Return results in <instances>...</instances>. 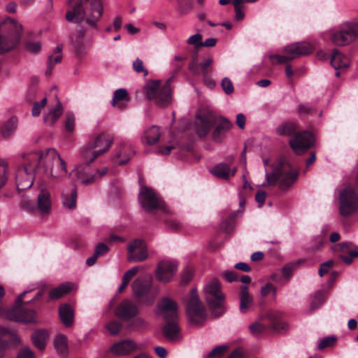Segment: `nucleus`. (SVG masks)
Listing matches in <instances>:
<instances>
[{
	"instance_id": "15",
	"label": "nucleus",
	"mask_w": 358,
	"mask_h": 358,
	"mask_svg": "<svg viewBox=\"0 0 358 358\" xmlns=\"http://www.w3.org/2000/svg\"><path fill=\"white\" fill-rule=\"evenodd\" d=\"M140 350L138 345L132 339L124 338L113 343L108 349V352L118 357H127Z\"/></svg>"
},
{
	"instance_id": "60",
	"label": "nucleus",
	"mask_w": 358,
	"mask_h": 358,
	"mask_svg": "<svg viewBox=\"0 0 358 358\" xmlns=\"http://www.w3.org/2000/svg\"><path fill=\"white\" fill-rule=\"evenodd\" d=\"M213 59L211 57H206L200 64L201 71L203 76L207 74L208 68L213 64Z\"/></svg>"
},
{
	"instance_id": "11",
	"label": "nucleus",
	"mask_w": 358,
	"mask_h": 358,
	"mask_svg": "<svg viewBox=\"0 0 358 358\" xmlns=\"http://www.w3.org/2000/svg\"><path fill=\"white\" fill-rule=\"evenodd\" d=\"M340 213L342 216L348 217L358 209V194L350 186L345 187L339 195Z\"/></svg>"
},
{
	"instance_id": "31",
	"label": "nucleus",
	"mask_w": 358,
	"mask_h": 358,
	"mask_svg": "<svg viewBox=\"0 0 358 358\" xmlns=\"http://www.w3.org/2000/svg\"><path fill=\"white\" fill-rule=\"evenodd\" d=\"M48 338L49 332L46 329L36 330L31 336L34 345L41 350H43L45 348Z\"/></svg>"
},
{
	"instance_id": "49",
	"label": "nucleus",
	"mask_w": 358,
	"mask_h": 358,
	"mask_svg": "<svg viewBox=\"0 0 358 358\" xmlns=\"http://www.w3.org/2000/svg\"><path fill=\"white\" fill-rule=\"evenodd\" d=\"M326 299V295L324 292H317L314 296V299L311 302L310 307L312 309L317 308L322 304Z\"/></svg>"
},
{
	"instance_id": "57",
	"label": "nucleus",
	"mask_w": 358,
	"mask_h": 358,
	"mask_svg": "<svg viewBox=\"0 0 358 358\" xmlns=\"http://www.w3.org/2000/svg\"><path fill=\"white\" fill-rule=\"evenodd\" d=\"M221 276L229 282L238 280V275L234 271L226 270L221 273Z\"/></svg>"
},
{
	"instance_id": "32",
	"label": "nucleus",
	"mask_w": 358,
	"mask_h": 358,
	"mask_svg": "<svg viewBox=\"0 0 358 358\" xmlns=\"http://www.w3.org/2000/svg\"><path fill=\"white\" fill-rule=\"evenodd\" d=\"M17 125V118L16 117H10L2 125L0 129L1 136L5 138L11 137L15 133Z\"/></svg>"
},
{
	"instance_id": "46",
	"label": "nucleus",
	"mask_w": 358,
	"mask_h": 358,
	"mask_svg": "<svg viewBox=\"0 0 358 358\" xmlns=\"http://www.w3.org/2000/svg\"><path fill=\"white\" fill-rule=\"evenodd\" d=\"M296 266V263H290L286 264L281 270L282 278L285 280V282H287L294 272V270Z\"/></svg>"
},
{
	"instance_id": "25",
	"label": "nucleus",
	"mask_w": 358,
	"mask_h": 358,
	"mask_svg": "<svg viewBox=\"0 0 358 358\" xmlns=\"http://www.w3.org/2000/svg\"><path fill=\"white\" fill-rule=\"evenodd\" d=\"M61 201L64 208L69 210L75 209L77 201L76 187L74 185H71L68 188L64 189L61 194Z\"/></svg>"
},
{
	"instance_id": "52",
	"label": "nucleus",
	"mask_w": 358,
	"mask_h": 358,
	"mask_svg": "<svg viewBox=\"0 0 358 358\" xmlns=\"http://www.w3.org/2000/svg\"><path fill=\"white\" fill-rule=\"evenodd\" d=\"M336 341V338L334 336H327L323 338L319 341L317 348L320 350H322L328 347H331L334 345Z\"/></svg>"
},
{
	"instance_id": "12",
	"label": "nucleus",
	"mask_w": 358,
	"mask_h": 358,
	"mask_svg": "<svg viewBox=\"0 0 358 358\" xmlns=\"http://www.w3.org/2000/svg\"><path fill=\"white\" fill-rule=\"evenodd\" d=\"M10 29L13 32L6 36H0V54L8 52L13 49L19 43L22 32V26L16 20L10 19Z\"/></svg>"
},
{
	"instance_id": "13",
	"label": "nucleus",
	"mask_w": 358,
	"mask_h": 358,
	"mask_svg": "<svg viewBox=\"0 0 358 358\" xmlns=\"http://www.w3.org/2000/svg\"><path fill=\"white\" fill-rule=\"evenodd\" d=\"M138 200L142 208L148 213H153L163 207V201L160 197L152 189L145 186L141 187Z\"/></svg>"
},
{
	"instance_id": "59",
	"label": "nucleus",
	"mask_w": 358,
	"mask_h": 358,
	"mask_svg": "<svg viewBox=\"0 0 358 358\" xmlns=\"http://www.w3.org/2000/svg\"><path fill=\"white\" fill-rule=\"evenodd\" d=\"M109 248L106 244L100 243L96 245L94 253L99 257L106 254Z\"/></svg>"
},
{
	"instance_id": "9",
	"label": "nucleus",
	"mask_w": 358,
	"mask_h": 358,
	"mask_svg": "<svg viewBox=\"0 0 358 358\" xmlns=\"http://www.w3.org/2000/svg\"><path fill=\"white\" fill-rule=\"evenodd\" d=\"M182 301L186 306L187 314L191 322L199 325L206 318V308L199 299L197 290L192 289L185 295Z\"/></svg>"
},
{
	"instance_id": "45",
	"label": "nucleus",
	"mask_w": 358,
	"mask_h": 358,
	"mask_svg": "<svg viewBox=\"0 0 358 358\" xmlns=\"http://www.w3.org/2000/svg\"><path fill=\"white\" fill-rule=\"evenodd\" d=\"M105 327L110 335L116 336L120 332L122 324L118 321L111 320L106 324Z\"/></svg>"
},
{
	"instance_id": "64",
	"label": "nucleus",
	"mask_w": 358,
	"mask_h": 358,
	"mask_svg": "<svg viewBox=\"0 0 358 358\" xmlns=\"http://www.w3.org/2000/svg\"><path fill=\"white\" fill-rule=\"evenodd\" d=\"M358 257L357 250H351L350 252V256H345L343 255H340V258L347 264H350L352 262V258Z\"/></svg>"
},
{
	"instance_id": "18",
	"label": "nucleus",
	"mask_w": 358,
	"mask_h": 358,
	"mask_svg": "<svg viewBox=\"0 0 358 358\" xmlns=\"http://www.w3.org/2000/svg\"><path fill=\"white\" fill-rule=\"evenodd\" d=\"M313 143L314 136L309 131L298 133L289 141L290 147L298 155L306 151Z\"/></svg>"
},
{
	"instance_id": "54",
	"label": "nucleus",
	"mask_w": 358,
	"mask_h": 358,
	"mask_svg": "<svg viewBox=\"0 0 358 358\" xmlns=\"http://www.w3.org/2000/svg\"><path fill=\"white\" fill-rule=\"evenodd\" d=\"M47 103V99L43 98L40 102H35L31 110V115L34 117L38 116L41 113V109L44 108Z\"/></svg>"
},
{
	"instance_id": "61",
	"label": "nucleus",
	"mask_w": 358,
	"mask_h": 358,
	"mask_svg": "<svg viewBox=\"0 0 358 358\" xmlns=\"http://www.w3.org/2000/svg\"><path fill=\"white\" fill-rule=\"evenodd\" d=\"M272 292L273 295H275L276 294V289L274 286H273L270 283L266 284L264 286H263L261 289V294L262 296H266L269 293Z\"/></svg>"
},
{
	"instance_id": "63",
	"label": "nucleus",
	"mask_w": 358,
	"mask_h": 358,
	"mask_svg": "<svg viewBox=\"0 0 358 358\" xmlns=\"http://www.w3.org/2000/svg\"><path fill=\"white\" fill-rule=\"evenodd\" d=\"M192 6L191 3L179 4L178 6V11L180 15H185L191 12Z\"/></svg>"
},
{
	"instance_id": "14",
	"label": "nucleus",
	"mask_w": 358,
	"mask_h": 358,
	"mask_svg": "<svg viewBox=\"0 0 358 358\" xmlns=\"http://www.w3.org/2000/svg\"><path fill=\"white\" fill-rule=\"evenodd\" d=\"M178 269V263L174 259H163L157 266L155 274L156 279L163 283L171 281Z\"/></svg>"
},
{
	"instance_id": "5",
	"label": "nucleus",
	"mask_w": 358,
	"mask_h": 358,
	"mask_svg": "<svg viewBox=\"0 0 358 358\" xmlns=\"http://www.w3.org/2000/svg\"><path fill=\"white\" fill-rule=\"evenodd\" d=\"M196 132L200 136H206L210 129L217 124L215 130L213 134V139L220 141L223 132L229 131L232 127L231 122L217 115L215 112L210 110H199L196 115Z\"/></svg>"
},
{
	"instance_id": "48",
	"label": "nucleus",
	"mask_w": 358,
	"mask_h": 358,
	"mask_svg": "<svg viewBox=\"0 0 358 358\" xmlns=\"http://www.w3.org/2000/svg\"><path fill=\"white\" fill-rule=\"evenodd\" d=\"M148 325L146 320L141 317H134V320L130 323L129 326L134 330H141L145 329Z\"/></svg>"
},
{
	"instance_id": "53",
	"label": "nucleus",
	"mask_w": 358,
	"mask_h": 358,
	"mask_svg": "<svg viewBox=\"0 0 358 358\" xmlns=\"http://www.w3.org/2000/svg\"><path fill=\"white\" fill-rule=\"evenodd\" d=\"M132 66L134 70L138 73H142L145 76L148 73V70L143 66V61L139 58L134 61Z\"/></svg>"
},
{
	"instance_id": "34",
	"label": "nucleus",
	"mask_w": 358,
	"mask_h": 358,
	"mask_svg": "<svg viewBox=\"0 0 358 358\" xmlns=\"http://www.w3.org/2000/svg\"><path fill=\"white\" fill-rule=\"evenodd\" d=\"M63 113V107L60 101H57L54 108H50L48 112L43 115V119L47 124H53L62 115Z\"/></svg>"
},
{
	"instance_id": "3",
	"label": "nucleus",
	"mask_w": 358,
	"mask_h": 358,
	"mask_svg": "<svg viewBox=\"0 0 358 358\" xmlns=\"http://www.w3.org/2000/svg\"><path fill=\"white\" fill-rule=\"evenodd\" d=\"M79 155L83 163L76 166L73 169L72 173L77 178L81 184L87 185L106 174V168H103L101 171H99L89 166L92 162L99 157L90 143L80 148Z\"/></svg>"
},
{
	"instance_id": "29",
	"label": "nucleus",
	"mask_w": 358,
	"mask_h": 358,
	"mask_svg": "<svg viewBox=\"0 0 358 358\" xmlns=\"http://www.w3.org/2000/svg\"><path fill=\"white\" fill-rule=\"evenodd\" d=\"M59 315L61 322L66 327H70L74 322V310L66 303L62 304L59 308Z\"/></svg>"
},
{
	"instance_id": "17",
	"label": "nucleus",
	"mask_w": 358,
	"mask_h": 358,
	"mask_svg": "<svg viewBox=\"0 0 358 358\" xmlns=\"http://www.w3.org/2000/svg\"><path fill=\"white\" fill-rule=\"evenodd\" d=\"M93 41V36L86 29H78L72 36V43L77 56L83 55Z\"/></svg>"
},
{
	"instance_id": "58",
	"label": "nucleus",
	"mask_w": 358,
	"mask_h": 358,
	"mask_svg": "<svg viewBox=\"0 0 358 358\" xmlns=\"http://www.w3.org/2000/svg\"><path fill=\"white\" fill-rule=\"evenodd\" d=\"M334 265V261L333 260H329L326 262L322 263L320 265V267L318 271V273L320 276H323L325 273H327L329 271V269L333 266Z\"/></svg>"
},
{
	"instance_id": "26",
	"label": "nucleus",
	"mask_w": 358,
	"mask_h": 358,
	"mask_svg": "<svg viewBox=\"0 0 358 358\" xmlns=\"http://www.w3.org/2000/svg\"><path fill=\"white\" fill-rule=\"evenodd\" d=\"M330 63L336 70H345L350 65V59L337 48L332 50Z\"/></svg>"
},
{
	"instance_id": "21",
	"label": "nucleus",
	"mask_w": 358,
	"mask_h": 358,
	"mask_svg": "<svg viewBox=\"0 0 358 358\" xmlns=\"http://www.w3.org/2000/svg\"><path fill=\"white\" fill-rule=\"evenodd\" d=\"M129 255L127 259L129 262H139L148 257L146 245L141 239H136L128 245Z\"/></svg>"
},
{
	"instance_id": "19",
	"label": "nucleus",
	"mask_w": 358,
	"mask_h": 358,
	"mask_svg": "<svg viewBox=\"0 0 358 358\" xmlns=\"http://www.w3.org/2000/svg\"><path fill=\"white\" fill-rule=\"evenodd\" d=\"M152 287V281L145 277H139L134 280L131 284V289L134 296L141 299L144 297L149 298V303H152L155 295L149 296Z\"/></svg>"
},
{
	"instance_id": "22",
	"label": "nucleus",
	"mask_w": 358,
	"mask_h": 358,
	"mask_svg": "<svg viewBox=\"0 0 358 358\" xmlns=\"http://www.w3.org/2000/svg\"><path fill=\"white\" fill-rule=\"evenodd\" d=\"M36 312L33 310L14 308L8 311L6 317L11 320L23 323H36Z\"/></svg>"
},
{
	"instance_id": "42",
	"label": "nucleus",
	"mask_w": 358,
	"mask_h": 358,
	"mask_svg": "<svg viewBox=\"0 0 358 358\" xmlns=\"http://www.w3.org/2000/svg\"><path fill=\"white\" fill-rule=\"evenodd\" d=\"M62 48L60 46H57L55 54L49 56L48 61V69L45 71V74L47 76H50L51 74L52 69H53L54 66L62 61V56L60 54Z\"/></svg>"
},
{
	"instance_id": "55",
	"label": "nucleus",
	"mask_w": 358,
	"mask_h": 358,
	"mask_svg": "<svg viewBox=\"0 0 358 358\" xmlns=\"http://www.w3.org/2000/svg\"><path fill=\"white\" fill-rule=\"evenodd\" d=\"M75 127V117L72 114L66 115V120L65 122V130L68 133H72Z\"/></svg>"
},
{
	"instance_id": "50",
	"label": "nucleus",
	"mask_w": 358,
	"mask_h": 358,
	"mask_svg": "<svg viewBox=\"0 0 358 358\" xmlns=\"http://www.w3.org/2000/svg\"><path fill=\"white\" fill-rule=\"evenodd\" d=\"M7 171L8 166L6 162L3 159H0V188L2 187L7 181Z\"/></svg>"
},
{
	"instance_id": "10",
	"label": "nucleus",
	"mask_w": 358,
	"mask_h": 358,
	"mask_svg": "<svg viewBox=\"0 0 358 358\" xmlns=\"http://www.w3.org/2000/svg\"><path fill=\"white\" fill-rule=\"evenodd\" d=\"M203 292L206 300L213 310L221 309L225 296L221 290V285L218 280L212 279L204 286Z\"/></svg>"
},
{
	"instance_id": "24",
	"label": "nucleus",
	"mask_w": 358,
	"mask_h": 358,
	"mask_svg": "<svg viewBox=\"0 0 358 358\" xmlns=\"http://www.w3.org/2000/svg\"><path fill=\"white\" fill-rule=\"evenodd\" d=\"M112 143V137L105 133L99 134L90 142L99 157L110 150Z\"/></svg>"
},
{
	"instance_id": "27",
	"label": "nucleus",
	"mask_w": 358,
	"mask_h": 358,
	"mask_svg": "<svg viewBox=\"0 0 358 358\" xmlns=\"http://www.w3.org/2000/svg\"><path fill=\"white\" fill-rule=\"evenodd\" d=\"M164 336L172 341L181 340L182 336L180 329L177 323V320L166 321V323L162 328Z\"/></svg>"
},
{
	"instance_id": "2",
	"label": "nucleus",
	"mask_w": 358,
	"mask_h": 358,
	"mask_svg": "<svg viewBox=\"0 0 358 358\" xmlns=\"http://www.w3.org/2000/svg\"><path fill=\"white\" fill-rule=\"evenodd\" d=\"M103 11L101 0H78L72 10L67 11L66 18L76 23L85 22L90 28L98 29Z\"/></svg>"
},
{
	"instance_id": "35",
	"label": "nucleus",
	"mask_w": 358,
	"mask_h": 358,
	"mask_svg": "<svg viewBox=\"0 0 358 358\" xmlns=\"http://www.w3.org/2000/svg\"><path fill=\"white\" fill-rule=\"evenodd\" d=\"M210 172L212 175L220 179L228 180L231 177V169L225 163L217 164L210 169Z\"/></svg>"
},
{
	"instance_id": "62",
	"label": "nucleus",
	"mask_w": 358,
	"mask_h": 358,
	"mask_svg": "<svg viewBox=\"0 0 358 358\" xmlns=\"http://www.w3.org/2000/svg\"><path fill=\"white\" fill-rule=\"evenodd\" d=\"M17 358H35V356L29 348H24L19 352Z\"/></svg>"
},
{
	"instance_id": "41",
	"label": "nucleus",
	"mask_w": 358,
	"mask_h": 358,
	"mask_svg": "<svg viewBox=\"0 0 358 358\" xmlns=\"http://www.w3.org/2000/svg\"><path fill=\"white\" fill-rule=\"evenodd\" d=\"M140 267L139 266H134L131 268V269L127 271L122 279V283L118 287V292L122 293L125 288L129 285L131 280L137 274V273L139 271Z\"/></svg>"
},
{
	"instance_id": "8",
	"label": "nucleus",
	"mask_w": 358,
	"mask_h": 358,
	"mask_svg": "<svg viewBox=\"0 0 358 358\" xmlns=\"http://www.w3.org/2000/svg\"><path fill=\"white\" fill-rule=\"evenodd\" d=\"M313 49V45L309 42H296L287 45L282 55H271L270 59L273 63L285 64L299 57L310 54Z\"/></svg>"
},
{
	"instance_id": "37",
	"label": "nucleus",
	"mask_w": 358,
	"mask_h": 358,
	"mask_svg": "<svg viewBox=\"0 0 358 358\" xmlns=\"http://www.w3.org/2000/svg\"><path fill=\"white\" fill-rule=\"evenodd\" d=\"M8 336L10 338V342L13 344H20V338L15 331L5 327H0V345L7 347L8 342L3 339V337Z\"/></svg>"
},
{
	"instance_id": "6",
	"label": "nucleus",
	"mask_w": 358,
	"mask_h": 358,
	"mask_svg": "<svg viewBox=\"0 0 358 358\" xmlns=\"http://www.w3.org/2000/svg\"><path fill=\"white\" fill-rule=\"evenodd\" d=\"M323 36L335 46H350L358 38V19L345 20L331 27L324 31Z\"/></svg>"
},
{
	"instance_id": "39",
	"label": "nucleus",
	"mask_w": 358,
	"mask_h": 358,
	"mask_svg": "<svg viewBox=\"0 0 358 358\" xmlns=\"http://www.w3.org/2000/svg\"><path fill=\"white\" fill-rule=\"evenodd\" d=\"M250 334L255 337H260L267 329V324L262 320V317L252 322L249 327Z\"/></svg>"
},
{
	"instance_id": "28",
	"label": "nucleus",
	"mask_w": 358,
	"mask_h": 358,
	"mask_svg": "<svg viewBox=\"0 0 358 358\" xmlns=\"http://www.w3.org/2000/svg\"><path fill=\"white\" fill-rule=\"evenodd\" d=\"M37 207L42 214H47L50 212L52 201L48 190L45 189H41L37 197Z\"/></svg>"
},
{
	"instance_id": "36",
	"label": "nucleus",
	"mask_w": 358,
	"mask_h": 358,
	"mask_svg": "<svg viewBox=\"0 0 358 358\" xmlns=\"http://www.w3.org/2000/svg\"><path fill=\"white\" fill-rule=\"evenodd\" d=\"M160 137V131L157 127L151 126L144 131L143 141L148 145L156 143Z\"/></svg>"
},
{
	"instance_id": "20",
	"label": "nucleus",
	"mask_w": 358,
	"mask_h": 358,
	"mask_svg": "<svg viewBox=\"0 0 358 358\" xmlns=\"http://www.w3.org/2000/svg\"><path fill=\"white\" fill-rule=\"evenodd\" d=\"M139 313L138 306L130 299L123 300L115 308V315L122 320L127 321L135 317Z\"/></svg>"
},
{
	"instance_id": "4",
	"label": "nucleus",
	"mask_w": 358,
	"mask_h": 358,
	"mask_svg": "<svg viewBox=\"0 0 358 358\" xmlns=\"http://www.w3.org/2000/svg\"><path fill=\"white\" fill-rule=\"evenodd\" d=\"M268 164V159L264 160L266 183H263L262 186L273 185L278 182L281 189H286L296 181L298 174L288 162L280 160L271 167Z\"/></svg>"
},
{
	"instance_id": "33",
	"label": "nucleus",
	"mask_w": 358,
	"mask_h": 358,
	"mask_svg": "<svg viewBox=\"0 0 358 358\" xmlns=\"http://www.w3.org/2000/svg\"><path fill=\"white\" fill-rule=\"evenodd\" d=\"M129 101V94L125 89H118L114 92L110 103L114 107L122 108Z\"/></svg>"
},
{
	"instance_id": "16",
	"label": "nucleus",
	"mask_w": 358,
	"mask_h": 358,
	"mask_svg": "<svg viewBox=\"0 0 358 358\" xmlns=\"http://www.w3.org/2000/svg\"><path fill=\"white\" fill-rule=\"evenodd\" d=\"M158 314L166 321L177 320L178 318V306L177 303L170 297L165 296L158 302Z\"/></svg>"
},
{
	"instance_id": "47",
	"label": "nucleus",
	"mask_w": 358,
	"mask_h": 358,
	"mask_svg": "<svg viewBox=\"0 0 358 358\" xmlns=\"http://www.w3.org/2000/svg\"><path fill=\"white\" fill-rule=\"evenodd\" d=\"M125 147H121L120 150L116 153V163L122 165L127 163L130 159V154L126 153Z\"/></svg>"
},
{
	"instance_id": "43",
	"label": "nucleus",
	"mask_w": 358,
	"mask_h": 358,
	"mask_svg": "<svg viewBox=\"0 0 358 358\" xmlns=\"http://www.w3.org/2000/svg\"><path fill=\"white\" fill-rule=\"evenodd\" d=\"M297 130L296 125L292 122H287L280 125L276 131L280 135L292 136L296 134Z\"/></svg>"
},
{
	"instance_id": "44",
	"label": "nucleus",
	"mask_w": 358,
	"mask_h": 358,
	"mask_svg": "<svg viewBox=\"0 0 358 358\" xmlns=\"http://www.w3.org/2000/svg\"><path fill=\"white\" fill-rule=\"evenodd\" d=\"M228 345H221L215 347L208 355L206 358H222L229 350Z\"/></svg>"
},
{
	"instance_id": "23",
	"label": "nucleus",
	"mask_w": 358,
	"mask_h": 358,
	"mask_svg": "<svg viewBox=\"0 0 358 358\" xmlns=\"http://www.w3.org/2000/svg\"><path fill=\"white\" fill-rule=\"evenodd\" d=\"M282 313L278 310H269L262 316L269 329L281 331L287 329V324L281 320Z\"/></svg>"
},
{
	"instance_id": "30",
	"label": "nucleus",
	"mask_w": 358,
	"mask_h": 358,
	"mask_svg": "<svg viewBox=\"0 0 358 358\" xmlns=\"http://www.w3.org/2000/svg\"><path fill=\"white\" fill-rule=\"evenodd\" d=\"M253 305V299L248 293V286L242 285L240 292V311L242 313L248 312Z\"/></svg>"
},
{
	"instance_id": "51",
	"label": "nucleus",
	"mask_w": 358,
	"mask_h": 358,
	"mask_svg": "<svg viewBox=\"0 0 358 358\" xmlns=\"http://www.w3.org/2000/svg\"><path fill=\"white\" fill-rule=\"evenodd\" d=\"M203 36L201 34H195L187 39V43L195 48L201 47Z\"/></svg>"
},
{
	"instance_id": "56",
	"label": "nucleus",
	"mask_w": 358,
	"mask_h": 358,
	"mask_svg": "<svg viewBox=\"0 0 358 358\" xmlns=\"http://www.w3.org/2000/svg\"><path fill=\"white\" fill-rule=\"evenodd\" d=\"M221 85L227 94H230L234 92V85L229 78H224L222 80Z\"/></svg>"
},
{
	"instance_id": "40",
	"label": "nucleus",
	"mask_w": 358,
	"mask_h": 358,
	"mask_svg": "<svg viewBox=\"0 0 358 358\" xmlns=\"http://www.w3.org/2000/svg\"><path fill=\"white\" fill-rule=\"evenodd\" d=\"M55 348L61 356H66L68 353L67 338L64 334H58L55 338Z\"/></svg>"
},
{
	"instance_id": "1",
	"label": "nucleus",
	"mask_w": 358,
	"mask_h": 358,
	"mask_svg": "<svg viewBox=\"0 0 358 358\" xmlns=\"http://www.w3.org/2000/svg\"><path fill=\"white\" fill-rule=\"evenodd\" d=\"M36 169H41L48 178L58 181L73 174L69 173L66 161L56 150L32 152L24 156L22 165L17 170L15 179L18 190H25L33 185Z\"/></svg>"
},
{
	"instance_id": "38",
	"label": "nucleus",
	"mask_w": 358,
	"mask_h": 358,
	"mask_svg": "<svg viewBox=\"0 0 358 358\" xmlns=\"http://www.w3.org/2000/svg\"><path fill=\"white\" fill-rule=\"evenodd\" d=\"M73 289V285L70 282H64L52 289L50 292L49 296L51 299L57 300L62 297L64 294L70 292Z\"/></svg>"
},
{
	"instance_id": "7",
	"label": "nucleus",
	"mask_w": 358,
	"mask_h": 358,
	"mask_svg": "<svg viewBox=\"0 0 358 358\" xmlns=\"http://www.w3.org/2000/svg\"><path fill=\"white\" fill-rule=\"evenodd\" d=\"M172 78L162 85L160 80H153L147 83L145 87V94L148 99L153 101L161 107H166L171 103V89L170 83Z\"/></svg>"
}]
</instances>
